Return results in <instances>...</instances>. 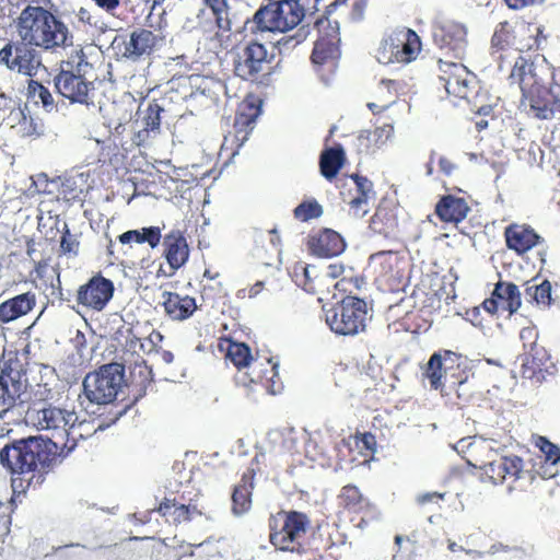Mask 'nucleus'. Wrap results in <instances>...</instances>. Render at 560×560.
<instances>
[{
	"label": "nucleus",
	"mask_w": 560,
	"mask_h": 560,
	"mask_svg": "<svg viewBox=\"0 0 560 560\" xmlns=\"http://www.w3.org/2000/svg\"><path fill=\"white\" fill-rule=\"evenodd\" d=\"M499 456L492 451L491 445L487 441L475 442L468 446V465L480 468L485 465L497 462Z\"/></svg>",
	"instance_id": "nucleus-45"
},
{
	"label": "nucleus",
	"mask_w": 560,
	"mask_h": 560,
	"mask_svg": "<svg viewBox=\"0 0 560 560\" xmlns=\"http://www.w3.org/2000/svg\"><path fill=\"white\" fill-rule=\"evenodd\" d=\"M466 28L456 22L446 21L433 26L432 37L434 44L446 55L462 59L466 51Z\"/></svg>",
	"instance_id": "nucleus-16"
},
{
	"label": "nucleus",
	"mask_w": 560,
	"mask_h": 560,
	"mask_svg": "<svg viewBox=\"0 0 560 560\" xmlns=\"http://www.w3.org/2000/svg\"><path fill=\"white\" fill-rule=\"evenodd\" d=\"M528 115L541 119H560V84L552 83L538 89L534 94L522 101Z\"/></svg>",
	"instance_id": "nucleus-13"
},
{
	"label": "nucleus",
	"mask_w": 560,
	"mask_h": 560,
	"mask_svg": "<svg viewBox=\"0 0 560 560\" xmlns=\"http://www.w3.org/2000/svg\"><path fill=\"white\" fill-rule=\"evenodd\" d=\"M306 38V34L299 30L294 35L283 36L277 42L279 51L285 52L294 48Z\"/></svg>",
	"instance_id": "nucleus-54"
},
{
	"label": "nucleus",
	"mask_w": 560,
	"mask_h": 560,
	"mask_svg": "<svg viewBox=\"0 0 560 560\" xmlns=\"http://www.w3.org/2000/svg\"><path fill=\"white\" fill-rule=\"evenodd\" d=\"M57 91L72 103L90 104V92L94 90L93 82L74 75V71H60L55 78Z\"/></svg>",
	"instance_id": "nucleus-21"
},
{
	"label": "nucleus",
	"mask_w": 560,
	"mask_h": 560,
	"mask_svg": "<svg viewBox=\"0 0 560 560\" xmlns=\"http://www.w3.org/2000/svg\"><path fill=\"white\" fill-rule=\"evenodd\" d=\"M261 290H264V282H254V284L247 289L237 290L236 296L237 299H254Z\"/></svg>",
	"instance_id": "nucleus-61"
},
{
	"label": "nucleus",
	"mask_w": 560,
	"mask_h": 560,
	"mask_svg": "<svg viewBox=\"0 0 560 560\" xmlns=\"http://www.w3.org/2000/svg\"><path fill=\"white\" fill-rule=\"evenodd\" d=\"M305 13L298 0H270L252 20V31L287 33L296 27Z\"/></svg>",
	"instance_id": "nucleus-6"
},
{
	"label": "nucleus",
	"mask_w": 560,
	"mask_h": 560,
	"mask_svg": "<svg viewBox=\"0 0 560 560\" xmlns=\"http://www.w3.org/2000/svg\"><path fill=\"white\" fill-rule=\"evenodd\" d=\"M156 512L173 525H179L192 521L200 515L199 510L192 504L177 502L176 499H165L156 508Z\"/></svg>",
	"instance_id": "nucleus-32"
},
{
	"label": "nucleus",
	"mask_w": 560,
	"mask_h": 560,
	"mask_svg": "<svg viewBox=\"0 0 560 560\" xmlns=\"http://www.w3.org/2000/svg\"><path fill=\"white\" fill-rule=\"evenodd\" d=\"M121 244H143L148 243L152 248L156 247L161 241V230L158 226L142 228L140 230H129L119 235Z\"/></svg>",
	"instance_id": "nucleus-44"
},
{
	"label": "nucleus",
	"mask_w": 560,
	"mask_h": 560,
	"mask_svg": "<svg viewBox=\"0 0 560 560\" xmlns=\"http://www.w3.org/2000/svg\"><path fill=\"white\" fill-rule=\"evenodd\" d=\"M368 304L363 299L347 295L325 312L326 325L337 336H357L364 331Z\"/></svg>",
	"instance_id": "nucleus-7"
},
{
	"label": "nucleus",
	"mask_w": 560,
	"mask_h": 560,
	"mask_svg": "<svg viewBox=\"0 0 560 560\" xmlns=\"http://www.w3.org/2000/svg\"><path fill=\"white\" fill-rule=\"evenodd\" d=\"M443 498L444 493L427 492L417 497V504L420 506H424L427 504H438L439 502L443 501Z\"/></svg>",
	"instance_id": "nucleus-62"
},
{
	"label": "nucleus",
	"mask_w": 560,
	"mask_h": 560,
	"mask_svg": "<svg viewBox=\"0 0 560 560\" xmlns=\"http://www.w3.org/2000/svg\"><path fill=\"white\" fill-rule=\"evenodd\" d=\"M65 63L68 69H62V71H74V75H80V78L84 79H88L93 70L92 63L88 61L86 56L80 46H77L71 50V54Z\"/></svg>",
	"instance_id": "nucleus-48"
},
{
	"label": "nucleus",
	"mask_w": 560,
	"mask_h": 560,
	"mask_svg": "<svg viewBox=\"0 0 560 560\" xmlns=\"http://www.w3.org/2000/svg\"><path fill=\"white\" fill-rule=\"evenodd\" d=\"M28 419L36 429L47 432H65L68 425H74L81 421L78 420V413L74 410L56 407L45 404L40 408L33 407L28 411Z\"/></svg>",
	"instance_id": "nucleus-14"
},
{
	"label": "nucleus",
	"mask_w": 560,
	"mask_h": 560,
	"mask_svg": "<svg viewBox=\"0 0 560 560\" xmlns=\"http://www.w3.org/2000/svg\"><path fill=\"white\" fill-rule=\"evenodd\" d=\"M510 66V83L520 88L523 100L544 88L552 78L551 66L540 54L520 55Z\"/></svg>",
	"instance_id": "nucleus-8"
},
{
	"label": "nucleus",
	"mask_w": 560,
	"mask_h": 560,
	"mask_svg": "<svg viewBox=\"0 0 560 560\" xmlns=\"http://www.w3.org/2000/svg\"><path fill=\"white\" fill-rule=\"evenodd\" d=\"M166 259L172 269H178L187 260L189 250L186 238L180 232H172L164 238Z\"/></svg>",
	"instance_id": "nucleus-39"
},
{
	"label": "nucleus",
	"mask_w": 560,
	"mask_h": 560,
	"mask_svg": "<svg viewBox=\"0 0 560 560\" xmlns=\"http://www.w3.org/2000/svg\"><path fill=\"white\" fill-rule=\"evenodd\" d=\"M351 178L355 184L358 196L350 201V206L358 217H363L369 212V200L374 198L375 195L373 183L369 178L358 174L351 175Z\"/></svg>",
	"instance_id": "nucleus-42"
},
{
	"label": "nucleus",
	"mask_w": 560,
	"mask_h": 560,
	"mask_svg": "<svg viewBox=\"0 0 560 560\" xmlns=\"http://www.w3.org/2000/svg\"><path fill=\"white\" fill-rule=\"evenodd\" d=\"M18 33L26 44L50 52L73 46L69 27L42 7L27 5L22 10L18 19Z\"/></svg>",
	"instance_id": "nucleus-2"
},
{
	"label": "nucleus",
	"mask_w": 560,
	"mask_h": 560,
	"mask_svg": "<svg viewBox=\"0 0 560 560\" xmlns=\"http://www.w3.org/2000/svg\"><path fill=\"white\" fill-rule=\"evenodd\" d=\"M163 42V37L152 31L136 30L125 44L124 57L132 61H139L159 50Z\"/></svg>",
	"instance_id": "nucleus-22"
},
{
	"label": "nucleus",
	"mask_w": 560,
	"mask_h": 560,
	"mask_svg": "<svg viewBox=\"0 0 560 560\" xmlns=\"http://www.w3.org/2000/svg\"><path fill=\"white\" fill-rule=\"evenodd\" d=\"M337 503L341 511L351 515V522H357V527L360 529L366 528L381 517L377 505L371 502L353 483H348L339 489Z\"/></svg>",
	"instance_id": "nucleus-11"
},
{
	"label": "nucleus",
	"mask_w": 560,
	"mask_h": 560,
	"mask_svg": "<svg viewBox=\"0 0 560 560\" xmlns=\"http://www.w3.org/2000/svg\"><path fill=\"white\" fill-rule=\"evenodd\" d=\"M219 557L218 548L210 541L199 544L188 550H185L176 557V560H211Z\"/></svg>",
	"instance_id": "nucleus-49"
},
{
	"label": "nucleus",
	"mask_w": 560,
	"mask_h": 560,
	"mask_svg": "<svg viewBox=\"0 0 560 560\" xmlns=\"http://www.w3.org/2000/svg\"><path fill=\"white\" fill-rule=\"evenodd\" d=\"M58 444L51 438L27 436L14 440L0 451V464L10 472L15 495L38 490L58 462Z\"/></svg>",
	"instance_id": "nucleus-1"
},
{
	"label": "nucleus",
	"mask_w": 560,
	"mask_h": 560,
	"mask_svg": "<svg viewBox=\"0 0 560 560\" xmlns=\"http://www.w3.org/2000/svg\"><path fill=\"white\" fill-rule=\"evenodd\" d=\"M422 376L429 381L430 388L439 390L442 396H455L459 402H465L469 396L463 355L452 350L433 352L422 369Z\"/></svg>",
	"instance_id": "nucleus-3"
},
{
	"label": "nucleus",
	"mask_w": 560,
	"mask_h": 560,
	"mask_svg": "<svg viewBox=\"0 0 560 560\" xmlns=\"http://www.w3.org/2000/svg\"><path fill=\"white\" fill-rule=\"evenodd\" d=\"M51 439L58 440V442H52L61 448V452H66V454L72 452L74 447L78 446L80 441H84L89 436H91V428L86 421H81L79 423H74L65 428V431L61 433L50 432Z\"/></svg>",
	"instance_id": "nucleus-37"
},
{
	"label": "nucleus",
	"mask_w": 560,
	"mask_h": 560,
	"mask_svg": "<svg viewBox=\"0 0 560 560\" xmlns=\"http://www.w3.org/2000/svg\"><path fill=\"white\" fill-rule=\"evenodd\" d=\"M268 65L267 49L257 42L249 43L235 63V73L247 81H255Z\"/></svg>",
	"instance_id": "nucleus-19"
},
{
	"label": "nucleus",
	"mask_w": 560,
	"mask_h": 560,
	"mask_svg": "<svg viewBox=\"0 0 560 560\" xmlns=\"http://www.w3.org/2000/svg\"><path fill=\"white\" fill-rule=\"evenodd\" d=\"M481 306L491 316L504 313L512 316L521 307V293L513 282H494L491 296Z\"/></svg>",
	"instance_id": "nucleus-18"
},
{
	"label": "nucleus",
	"mask_w": 560,
	"mask_h": 560,
	"mask_svg": "<svg viewBox=\"0 0 560 560\" xmlns=\"http://www.w3.org/2000/svg\"><path fill=\"white\" fill-rule=\"evenodd\" d=\"M122 383L124 366L117 363L104 364L84 377L83 393L92 404L108 405L117 397Z\"/></svg>",
	"instance_id": "nucleus-9"
},
{
	"label": "nucleus",
	"mask_w": 560,
	"mask_h": 560,
	"mask_svg": "<svg viewBox=\"0 0 560 560\" xmlns=\"http://www.w3.org/2000/svg\"><path fill=\"white\" fill-rule=\"evenodd\" d=\"M539 47V40L533 35H528L518 39L514 48L506 49L505 54H501L498 59L500 60V69H503L504 63L511 65L520 55L526 56L528 54L536 55Z\"/></svg>",
	"instance_id": "nucleus-43"
},
{
	"label": "nucleus",
	"mask_w": 560,
	"mask_h": 560,
	"mask_svg": "<svg viewBox=\"0 0 560 560\" xmlns=\"http://www.w3.org/2000/svg\"><path fill=\"white\" fill-rule=\"evenodd\" d=\"M212 15L215 20V24L219 30H222V31L230 30V20L228 19L226 9L221 10L220 12H212Z\"/></svg>",
	"instance_id": "nucleus-64"
},
{
	"label": "nucleus",
	"mask_w": 560,
	"mask_h": 560,
	"mask_svg": "<svg viewBox=\"0 0 560 560\" xmlns=\"http://www.w3.org/2000/svg\"><path fill=\"white\" fill-rule=\"evenodd\" d=\"M441 282H416L410 284L409 307L418 311L434 310L441 301Z\"/></svg>",
	"instance_id": "nucleus-25"
},
{
	"label": "nucleus",
	"mask_w": 560,
	"mask_h": 560,
	"mask_svg": "<svg viewBox=\"0 0 560 560\" xmlns=\"http://www.w3.org/2000/svg\"><path fill=\"white\" fill-rule=\"evenodd\" d=\"M246 369V376L249 383L264 387L267 392L275 394V380L278 376L277 364L270 359L255 360L243 366Z\"/></svg>",
	"instance_id": "nucleus-28"
},
{
	"label": "nucleus",
	"mask_w": 560,
	"mask_h": 560,
	"mask_svg": "<svg viewBox=\"0 0 560 560\" xmlns=\"http://www.w3.org/2000/svg\"><path fill=\"white\" fill-rule=\"evenodd\" d=\"M397 257L393 253H377L371 256L370 267L375 271V280H399L402 276L393 275Z\"/></svg>",
	"instance_id": "nucleus-46"
},
{
	"label": "nucleus",
	"mask_w": 560,
	"mask_h": 560,
	"mask_svg": "<svg viewBox=\"0 0 560 560\" xmlns=\"http://www.w3.org/2000/svg\"><path fill=\"white\" fill-rule=\"evenodd\" d=\"M392 125H384L374 130H363L357 138V147L361 153L372 154L383 147L393 136Z\"/></svg>",
	"instance_id": "nucleus-38"
},
{
	"label": "nucleus",
	"mask_w": 560,
	"mask_h": 560,
	"mask_svg": "<svg viewBox=\"0 0 560 560\" xmlns=\"http://www.w3.org/2000/svg\"><path fill=\"white\" fill-rule=\"evenodd\" d=\"M506 245L517 254H523L540 242V236L528 225L511 224L505 229Z\"/></svg>",
	"instance_id": "nucleus-30"
},
{
	"label": "nucleus",
	"mask_w": 560,
	"mask_h": 560,
	"mask_svg": "<svg viewBox=\"0 0 560 560\" xmlns=\"http://www.w3.org/2000/svg\"><path fill=\"white\" fill-rule=\"evenodd\" d=\"M310 252L318 257H334L346 248L343 238L335 231L326 229L312 235L307 242Z\"/></svg>",
	"instance_id": "nucleus-27"
},
{
	"label": "nucleus",
	"mask_w": 560,
	"mask_h": 560,
	"mask_svg": "<svg viewBox=\"0 0 560 560\" xmlns=\"http://www.w3.org/2000/svg\"><path fill=\"white\" fill-rule=\"evenodd\" d=\"M326 278L336 279L341 277V280H358L357 277L351 275H347V269L343 265L330 264L326 266V272L324 275Z\"/></svg>",
	"instance_id": "nucleus-59"
},
{
	"label": "nucleus",
	"mask_w": 560,
	"mask_h": 560,
	"mask_svg": "<svg viewBox=\"0 0 560 560\" xmlns=\"http://www.w3.org/2000/svg\"><path fill=\"white\" fill-rule=\"evenodd\" d=\"M160 305H162L166 318L178 323L191 318L198 310L194 298L172 291H163Z\"/></svg>",
	"instance_id": "nucleus-24"
},
{
	"label": "nucleus",
	"mask_w": 560,
	"mask_h": 560,
	"mask_svg": "<svg viewBox=\"0 0 560 560\" xmlns=\"http://www.w3.org/2000/svg\"><path fill=\"white\" fill-rule=\"evenodd\" d=\"M421 50L419 36L410 28H397L388 34L376 52L380 63H409L413 61Z\"/></svg>",
	"instance_id": "nucleus-10"
},
{
	"label": "nucleus",
	"mask_w": 560,
	"mask_h": 560,
	"mask_svg": "<svg viewBox=\"0 0 560 560\" xmlns=\"http://www.w3.org/2000/svg\"><path fill=\"white\" fill-rule=\"evenodd\" d=\"M264 453H258L254 455L253 460H250L249 468L243 472V477H241L240 483L234 487L233 495H231V500H233V513L234 515H242L247 513L250 509L252 504V489L254 488V477L258 471V467L260 463L264 460Z\"/></svg>",
	"instance_id": "nucleus-23"
},
{
	"label": "nucleus",
	"mask_w": 560,
	"mask_h": 560,
	"mask_svg": "<svg viewBox=\"0 0 560 560\" xmlns=\"http://www.w3.org/2000/svg\"><path fill=\"white\" fill-rule=\"evenodd\" d=\"M551 282H540L538 285L527 289V296L536 303L539 308H548L553 303L551 296Z\"/></svg>",
	"instance_id": "nucleus-50"
},
{
	"label": "nucleus",
	"mask_w": 560,
	"mask_h": 560,
	"mask_svg": "<svg viewBox=\"0 0 560 560\" xmlns=\"http://www.w3.org/2000/svg\"><path fill=\"white\" fill-rule=\"evenodd\" d=\"M27 351L3 349L0 355V378L23 380L26 375Z\"/></svg>",
	"instance_id": "nucleus-31"
},
{
	"label": "nucleus",
	"mask_w": 560,
	"mask_h": 560,
	"mask_svg": "<svg viewBox=\"0 0 560 560\" xmlns=\"http://www.w3.org/2000/svg\"><path fill=\"white\" fill-rule=\"evenodd\" d=\"M328 23V32L326 34H322L315 43L313 52H312V61L315 65H319L325 67L329 72L334 71L337 65V60L340 57L339 49V33H338V23L335 25Z\"/></svg>",
	"instance_id": "nucleus-20"
},
{
	"label": "nucleus",
	"mask_w": 560,
	"mask_h": 560,
	"mask_svg": "<svg viewBox=\"0 0 560 560\" xmlns=\"http://www.w3.org/2000/svg\"><path fill=\"white\" fill-rule=\"evenodd\" d=\"M310 525L306 514L281 510L269 517V542L280 551L304 555L307 551L306 534Z\"/></svg>",
	"instance_id": "nucleus-5"
},
{
	"label": "nucleus",
	"mask_w": 560,
	"mask_h": 560,
	"mask_svg": "<svg viewBox=\"0 0 560 560\" xmlns=\"http://www.w3.org/2000/svg\"><path fill=\"white\" fill-rule=\"evenodd\" d=\"M410 282H381L380 301L384 306L392 310L405 302L408 303V289Z\"/></svg>",
	"instance_id": "nucleus-41"
},
{
	"label": "nucleus",
	"mask_w": 560,
	"mask_h": 560,
	"mask_svg": "<svg viewBox=\"0 0 560 560\" xmlns=\"http://www.w3.org/2000/svg\"><path fill=\"white\" fill-rule=\"evenodd\" d=\"M299 272L304 275L305 280H313V278L319 277V275L316 272V266L305 265L303 262H299L294 266L295 276H299Z\"/></svg>",
	"instance_id": "nucleus-63"
},
{
	"label": "nucleus",
	"mask_w": 560,
	"mask_h": 560,
	"mask_svg": "<svg viewBox=\"0 0 560 560\" xmlns=\"http://www.w3.org/2000/svg\"><path fill=\"white\" fill-rule=\"evenodd\" d=\"M260 115V106L254 101H245L241 104L234 120L235 139L241 147L254 129L257 117Z\"/></svg>",
	"instance_id": "nucleus-33"
},
{
	"label": "nucleus",
	"mask_w": 560,
	"mask_h": 560,
	"mask_svg": "<svg viewBox=\"0 0 560 560\" xmlns=\"http://www.w3.org/2000/svg\"><path fill=\"white\" fill-rule=\"evenodd\" d=\"M32 46L23 40L19 44L8 43L0 50V61L11 70L33 77L40 66V57Z\"/></svg>",
	"instance_id": "nucleus-15"
},
{
	"label": "nucleus",
	"mask_w": 560,
	"mask_h": 560,
	"mask_svg": "<svg viewBox=\"0 0 560 560\" xmlns=\"http://www.w3.org/2000/svg\"><path fill=\"white\" fill-rule=\"evenodd\" d=\"M345 152L341 148L327 149L320 156V172L327 179L334 178L342 167Z\"/></svg>",
	"instance_id": "nucleus-47"
},
{
	"label": "nucleus",
	"mask_w": 560,
	"mask_h": 560,
	"mask_svg": "<svg viewBox=\"0 0 560 560\" xmlns=\"http://www.w3.org/2000/svg\"><path fill=\"white\" fill-rule=\"evenodd\" d=\"M161 117L160 109L158 106H149L145 116L141 121V126H143L150 133L156 135L160 130Z\"/></svg>",
	"instance_id": "nucleus-53"
},
{
	"label": "nucleus",
	"mask_w": 560,
	"mask_h": 560,
	"mask_svg": "<svg viewBox=\"0 0 560 560\" xmlns=\"http://www.w3.org/2000/svg\"><path fill=\"white\" fill-rule=\"evenodd\" d=\"M534 446L539 450L540 458L544 459L536 474L542 479H551L557 476V464L560 463V447L542 435L534 438Z\"/></svg>",
	"instance_id": "nucleus-29"
},
{
	"label": "nucleus",
	"mask_w": 560,
	"mask_h": 560,
	"mask_svg": "<svg viewBox=\"0 0 560 560\" xmlns=\"http://www.w3.org/2000/svg\"><path fill=\"white\" fill-rule=\"evenodd\" d=\"M26 389V380L0 377V418L21 404V396Z\"/></svg>",
	"instance_id": "nucleus-34"
},
{
	"label": "nucleus",
	"mask_w": 560,
	"mask_h": 560,
	"mask_svg": "<svg viewBox=\"0 0 560 560\" xmlns=\"http://www.w3.org/2000/svg\"><path fill=\"white\" fill-rule=\"evenodd\" d=\"M34 91L37 92V96L40 100L44 108L47 112H50L54 108L55 102L49 90L42 84H37V88Z\"/></svg>",
	"instance_id": "nucleus-60"
},
{
	"label": "nucleus",
	"mask_w": 560,
	"mask_h": 560,
	"mask_svg": "<svg viewBox=\"0 0 560 560\" xmlns=\"http://www.w3.org/2000/svg\"><path fill=\"white\" fill-rule=\"evenodd\" d=\"M354 445L361 450V452H366L373 454L375 451V436L370 432L357 433L353 436Z\"/></svg>",
	"instance_id": "nucleus-56"
},
{
	"label": "nucleus",
	"mask_w": 560,
	"mask_h": 560,
	"mask_svg": "<svg viewBox=\"0 0 560 560\" xmlns=\"http://www.w3.org/2000/svg\"><path fill=\"white\" fill-rule=\"evenodd\" d=\"M114 282H86L78 289V303L96 311L104 310L114 294Z\"/></svg>",
	"instance_id": "nucleus-26"
},
{
	"label": "nucleus",
	"mask_w": 560,
	"mask_h": 560,
	"mask_svg": "<svg viewBox=\"0 0 560 560\" xmlns=\"http://www.w3.org/2000/svg\"><path fill=\"white\" fill-rule=\"evenodd\" d=\"M480 480L489 481L494 486L506 485L512 489L514 483L523 480L527 471L524 469V460L516 455H504L498 460L480 468Z\"/></svg>",
	"instance_id": "nucleus-12"
},
{
	"label": "nucleus",
	"mask_w": 560,
	"mask_h": 560,
	"mask_svg": "<svg viewBox=\"0 0 560 560\" xmlns=\"http://www.w3.org/2000/svg\"><path fill=\"white\" fill-rule=\"evenodd\" d=\"M218 350L224 353V358L231 361L237 370L250 364L259 358H252L250 348L244 342H235L229 337L218 339Z\"/></svg>",
	"instance_id": "nucleus-36"
},
{
	"label": "nucleus",
	"mask_w": 560,
	"mask_h": 560,
	"mask_svg": "<svg viewBox=\"0 0 560 560\" xmlns=\"http://www.w3.org/2000/svg\"><path fill=\"white\" fill-rule=\"evenodd\" d=\"M435 211L443 221L460 222L467 217L469 207L463 198L446 196L439 201Z\"/></svg>",
	"instance_id": "nucleus-40"
},
{
	"label": "nucleus",
	"mask_w": 560,
	"mask_h": 560,
	"mask_svg": "<svg viewBox=\"0 0 560 560\" xmlns=\"http://www.w3.org/2000/svg\"><path fill=\"white\" fill-rule=\"evenodd\" d=\"M294 218L306 222L319 218L323 213L322 206L316 200H307L300 203L293 211Z\"/></svg>",
	"instance_id": "nucleus-52"
},
{
	"label": "nucleus",
	"mask_w": 560,
	"mask_h": 560,
	"mask_svg": "<svg viewBox=\"0 0 560 560\" xmlns=\"http://www.w3.org/2000/svg\"><path fill=\"white\" fill-rule=\"evenodd\" d=\"M440 61L442 71L441 80L445 82L444 86L448 94L466 100L470 109L479 116H492L493 107L497 105L498 97L491 96L488 91L477 88L476 77L467 68L458 62Z\"/></svg>",
	"instance_id": "nucleus-4"
},
{
	"label": "nucleus",
	"mask_w": 560,
	"mask_h": 560,
	"mask_svg": "<svg viewBox=\"0 0 560 560\" xmlns=\"http://www.w3.org/2000/svg\"><path fill=\"white\" fill-rule=\"evenodd\" d=\"M152 382L153 373H151L150 366L143 361L133 364L132 370H130V383H132V385L139 387L140 392H143Z\"/></svg>",
	"instance_id": "nucleus-51"
},
{
	"label": "nucleus",
	"mask_w": 560,
	"mask_h": 560,
	"mask_svg": "<svg viewBox=\"0 0 560 560\" xmlns=\"http://www.w3.org/2000/svg\"><path fill=\"white\" fill-rule=\"evenodd\" d=\"M36 299L31 292L21 293L0 304V322L9 323L26 315L34 307Z\"/></svg>",
	"instance_id": "nucleus-35"
},
{
	"label": "nucleus",
	"mask_w": 560,
	"mask_h": 560,
	"mask_svg": "<svg viewBox=\"0 0 560 560\" xmlns=\"http://www.w3.org/2000/svg\"><path fill=\"white\" fill-rule=\"evenodd\" d=\"M121 272L122 276L129 280H144L149 277V273L144 269L143 262L141 266H122Z\"/></svg>",
	"instance_id": "nucleus-57"
},
{
	"label": "nucleus",
	"mask_w": 560,
	"mask_h": 560,
	"mask_svg": "<svg viewBox=\"0 0 560 560\" xmlns=\"http://www.w3.org/2000/svg\"><path fill=\"white\" fill-rule=\"evenodd\" d=\"M60 248L61 252L65 254L74 255L77 254L79 248V242L77 240V236L70 233L66 223L63 224V233L61 236Z\"/></svg>",
	"instance_id": "nucleus-55"
},
{
	"label": "nucleus",
	"mask_w": 560,
	"mask_h": 560,
	"mask_svg": "<svg viewBox=\"0 0 560 560\" xmlns=\"http://www.w3.org/2000/svg\"><path fill=\"white\" fill-rule=\"evenodd\" d=\"M537 330L533 327H524L520 332V339L526 350L523 366H521V374L525 378H535L547 371L545 366L547 352L542 347L537 346Z\"/></svg>",
	"instance_id": "nucleus-17"
},
{
	"label": "nucleus",
	"mask_w": 560,
	"mask_h": 560,
	"mask_svg": "<svg viewBox=\"0 0 560 560\" xmlns=\"http://www.w3.org/2000/svg\"><path fill=\"white\" fill-rule=\"evenodd\" d=\"M378 89L380 91L386 90L388 94H390L393 97V100H390L389 103H394V97L404 92V83L397 80L383 79L380 82Z\"/></svg>",
	"instance_id": "nucleus-58"
}]
</instances>
